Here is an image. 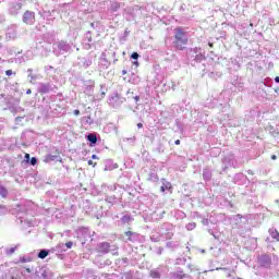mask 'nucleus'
I'll use <instances>...</instances> for the list:
<instances>
[{"mask_svg":"<svg viewBox=\"0 0 279 279\" xmlns=\"http://www.w3.org/2000/svg\"><path fill=\"white\" fill-rule=\"evenodd\" d=\"M49 160H56V157L50 156V157H49Z\"/></svg>","mask_w":279,"mask_h":279,"instance_id":"obj_36","label":"nucleus"},{"mask_svg":"<svg viewBox=\"0 0 279 279\" xmlns=\"http://www.w3.org/2000/svg\"><path fill=\"white\" fill-rule=\"evenodd\" d=\"M69 51H71V45H69V43L61 40L54 44L56 56H64V53H69Z\"/></svg>","mask_w":279,"mask_h":279,"instance_id":"obj_2","label":"nucleus"},{"mask_svg":"<svg viewBox=\"0 0 279 279\" xmlns=\"http://www.w3.org/2000/svg\"><path fill=\"white\" fill-rule=\"evenodd\" d=\"M5 213H8V208H5L3 205H0V216L5 215Z\"/></svg>","mask_w":279,"mask_h":279,"instance_id":"obj_20","label":"nucleus"},{"mask_svg":"<svg viewBox=\"0 0 279 279\" xmlns=\"http://www.w3.org/2000/svg\"><path fill=\"white\" fill-rule=\"evenodd\" d=\"M275 82H277V84H279V76H277V77L275 78Z\"/></svg>","mask_w":279,"mask_h":279,"instance_id":"obj_34","label":"nucleus"},{"mask_svg":"<svg viewBox=\"0 0 279 279\" xmlns=\"http://www.w3.org/2000/svg\"><path fill=\"white\" fill-rule=\"evenodd\" d=\"M98 250L99 252L107 254V252H110V244L108 242L100 243Z\"/></svg>","mask_w":279,"mask_h":279,"instance_id":"obj_6","label":"nucleus"},{"mask_svg":"<svg viewBox=\"0 0 279 279\" xmlns=\"http://www.w3.org/2000/svg\"><path fill=\"white\" fill-rule=\"evenodd\" d=\"M202 60H204V54H197L195 58L196 62H202Z\"/></svg>","mask_w":279,"mask_h":279,"instance_id":"obj_21","label":"nucleus"},{"mask_svg":"<svg viewBox=\"0 0 279 279\" xmlns=\"http://www.w3.org/2000/svg\"><path fill=\"white\" fill-rule=\"evenodd\" d=\"M217 269V271H219V269H223V268H216Z\"/></svg>","mask_w":279,"mask_h":279,"instance_id":"obj_43","label":"nucleus"},{"mask_svg":"<svg viewBox=\"0 0 279 279\" xmlns=\"http://www.w3.org/2000/svg\"><path fill=\"white\" fill-rule=\"evenodd\" d=\"M21 8H23V3L21 2V0H13L12 2H10L9 12L13 16H15V14H19V12H21Z\"/></svg>","mask_w":279,"mask_h":279,"instance_id":"obj_4","label":"nucleus"},{"mask_svg":"<svg viewBox=\"0 0 279 279\" xmlns=\"http://www.w3.org/2000/svg\"><path fill=\"white\" fill-rule=\"evenodd\" d=\"M17 247H19V245H16L14 247L5 248V254H8V255L14 254V252H16Z\"/></svg>","mask_w":279,"mask_h":279,"instance_id":"obj_14","label":"nucleus"},{"mask_svg":"<svg viewBox=\"0 0 279 279\" xmlns=\"http://www.w3.org/2000/svg\"><path fill=\"white\" fill-rule=\"evenodd\" d=\"M171 189V184L169 182L163 183V186L160 187L161 193H165V191H169Z\"/></svg>","mask_w":279,"mask_h":279,"instance_id":"obj_13","label":"nucleus"},{"mask_svg":"<svg viewBox=\"0 0 279 279\" xmlns=\"http://www.w3.org/2000/svg\"><path fill=\"white\" fill-rule=\"evenodd\" d=\"M87 141H89V143H92L93 145H95L97 143V135L95 134H89L87 136Z\"/></svg>","mask_w":279,"mask_h":279,"instance_id":"obj_10","label":"nucleus"},{"mask_svg":"<svg viewBox=\"0 0 279 279\" xmlns=\"http://www.w3.org/2000/svg\"><path fill=\"white\" fill-rule=\"evenodd\" d=\"M203 177H204V180H210V177H211L210 170L205 169V170L203 171Z\"/></svg>","mask_w":279,"mask_h":279,"instance_id":"obj_12","label":"nucleus"},{"mask_svg":"<svg viewBox=\"0 0 279 279\" xmlns=\"http://www.w3.org/2000/svg\"><path fill=\"white\" fill-rule=\"evenodd\" d=\"M16 121H21V118H16Z\"/></svg>","mask_w":279,"mask_h":279,"instance_id":"obj_42","label":"nucleus"},{"mask_svg":"<svg viewBox=\"0 0 279 279\" xmlns=\"http://www.w3.org/2000/svg\"><path fill=\"white\" fill-rule=\"evenodd\" d=\"M25 160L29 161V154L25 155Z\"/></svg>","mask_w":279,"mask_h":279,"instance_id":"obj_29","label":"nucleus"},{"mask_svg":"<svg viewBox=\"0 0 279 279\" xmlns=\"http://www.w3.org/2000/svg\"><path fill=\"white\" fill-rule=\"evenodd\" d=\"M0 197L2 198L8 197V190L3 186H0Z\"/></svg>","mask_w":279,"mask_h":279,"instance_id":"obj_11","label":"nucleus"},{"mask_svg":"<svg viewBox=\"0 0 279 279\" xmlns=\"http://www.w3.org/2000/svg\"><path fill=\"white\" fill-rule=\"evenodd\" d=\"M125 101V98L119 96V94H113L109 98V105L112 106L113 108H119L120 106L123 105Z\"/></svg>","mask_w":279,"mask_h":279,"instance_id":"obj_3","label":"nucleus"},{"mask_svg":"<svg viewBox=\"0 0 279 279\" xmlns=\"http://www.w3.org/2000/svg\"><path fill=\"white\" fill-rule=\"evenodd\" d=\"M26 271H27L28 274H32V269H29V268H27Z\"/></svg>","mask_w":279,"mask_h":279,"instance_id":"obj_39","label":"nucleus"},{"mask_svg":"<svg viewBox=\"0 0 279 279\" xmlns=\"http://www.w3.org/2000/svg\"><path fill=\"white\" fill-rule=\"evenodd\" d=\"M63 8H69V4H63Z\"/></svg>","mask_w":279,"mask_h":279,"instance_id":"obj_40","label":"nucleus"},{"mask_svg":"<svg viewBox=\"0 0 279 279\" xmlns=\"http://www.w3.org/2000/svg\"><path fill=\"white\" fill-rule=\"evenodd\" d=\"M269 233H270V236H271L272 239H276V241H279V233H278V230H276V229H270V230H269Z\"/></svg>","mask_w":279,"mask_h":279,"instance_id":"obj_8","label":"nucleus"},{"mask_svg":"<svg viewBox=\"0 0 279 279\" xmlns=\"http://www.w3.org/2000/svg\"><path fill=\"white\" fill-rule=\"evenodd\" d=\"M196 226L197 225L195 222H190L186 225V230H189V231L195 230Z\"/></svg>","mask_w":279,"mask_h":279,"instance_id":"obj_17","label":"nucleus"},{"mask_svg":"<svg viewBox=\"0 0 279 279\" xmlns=\"http://www.w3.org/2000/svg\"><path fill=\"white\" fill-rule=\"evenodd\" d=\"M23 21L26 23V25H34V23H36V16L34 15V12L26 11L23 15Z\"/></svg>","mask_w":279,"mask_h":279,"instance_id":"obj_5","label":"nucleus"},{"mask_svg":"<svg viewBox=\"0 0 279 279\" xmlns=\"http://www.w3.org/2000/svg\"><path fill=\"white\" fill-rule=\"evenodd\" d=\"M28 77H31L32 80H34V76H32V74H29Z\"/></svg>","mask_w":279,"mask_h":279,"instance_id":"obj_41","label":"nucleus"},{"mask_svg":"<svg viewBox=\"0 0 279 279\" xmlns=\"http://www.w3.org/2000/svg\"><path fill=\"white\" fill-rule=\"evenodd\" d=\"M175 279H189V277L186 275L182 274V272H178L175 275Z\"/></svg>","mask_w":279,"mask_h":279,"instance_id":"obj_18","label":"nucleus"},{"mask_svg":"<svg viewBox=\"0 0 279 279\" xmlns=\"http://www.w3.org/2000/svg\"><path fill=\"white\" fill-rule=\"evenodd\" d=\"M38 162V159H36V157H33L32 159H31V165L34 167V166H36V163Z\"/></svg>","mask_w":279,"mask_h":279,"instance_id":"obj_22","label":"nucleus"},{"mask_svg":"<svg viewBox=\"0 0 279 279\" xmlns=\"http://www.w3.org/2000/svg\"><path fill=\"white\" fill-rule=\"evenodd\" d=\"M49 88H50L49 85L41 83L39 84L38 90L45 94V93H49Z\"/></svg>","mask_w":279,"mask_h":279,"instance_id":"obj_7","label":"nucleus"},{"mask_svg":"<svg viewBox=\"0 0 279 279\" xmlns=\"http://www.w3.org/2000/svg\"><path fill=\"white\" fill-rule=\"evenodd\" d=\"M74 114H75V117H80V110H74Z\"/></svg>","mask_w":279,"mask_h":279,"instance_id":"obj_26","label":"nucleus"},{"mask_svg":"<svg viewBox=\"0 0 279 279\" xmlns=\"http://www.w3.org/2000/svg\"><path fill=\"white\" fill-rule=\"evenodd\" d=\"M128 73V71L123 70L122 71V75H125Z\"/></svg>","mask_w":279,"mask_h":279,"instance_id":"obj_37","label":"nucleus"},{"mask_svg":"<svg viewBox=\"0 0 279 279\" xmlns=\"http://www.w3.org/2000/svg\"><path fill=\"white\" fill-rule=\"evenodd\" d=\"M88 165L95 167L97 163L93 162V160H88Z\"/></svg>","mask_w":279,"mask_h":279,"instance_id":"obj_27","label":"nucleus"},{"mask_svg":"<svg viewBox=\"0 0 279 279\" xmlns=\"http://www.w3.org/2000/svg\"><path fill=\"white\" fill-rule=\"evenodd\" d=\"M14 72H12V70H7L5 71V75H8V76H10V75H12Z\"/></svg>","mask_w":279,"mask_h":279,"instance_id":"obj_25","label":"nucleus"},{"mask_svg":"<svg viewBox=\"0 0 279 279\" xmlns=\"http://www.w3.org/2000/svg\"><path fill=\"white\" fill-rule=\"evenodd\" d=\"M31 262H32V258L29 257H25V256L20 257V263H31Z\"/></svg>","mask_w":279,"mask_h":279,"instance_id":"obj_19","label":"nucleus"},{"mask_svg":"<svg viewBox=\"0 0 279 279\" xmlns=\"http://www.w3.org/2000/svg\"><path fill=\"white\" fill-rule=\"evenodd\" d=\"M119 8H121L119 2H111V10H112V12H117L119 10Z\"/></svg>","mask_w":279,"mask_h":279,"instance_id":"obj_16","label":"nucleus"},{"mask_svg":"<svg viewBox=\"0 0 279 279\" xmlns=\"http://www.w3.org/2000/svg\"><path fill=\"white\" fill-rule=\"evenodd\" d=\"M93 160H97V155L92 156Z\"/></svg>","mask_w":279,"mask_h":279,"instance_id":"obj_33","label":"nucleus"},{"mask_svg":"<svg viewBox=\"0 0 279 279\" xmlns=\"http://www.w3.org/2000/svg\"><path fill=\"white\" fill-rule=\"evenodd\" d=\"M48 256H49V251L47 250H41L38 254V258H41V259H45Z\"/></svg>","mask_w":279,"mask_h":279,"instance_id":"obj_9","label":"nucleus"},{"mask_svg":"<svg viewBox=\"0 0 279 279\" xmlns=\"http://www.w3.org/2000/svg\"><path fill=\"white\" fill-rule=\"evenodd\" d=\"M278 157L276 155L271 156V160H276Z\"/></svg>","mask_w":279,"mask_h":279,"instance_id":"obj_31","label":"nucleus"},{"mask_svg":"<svg viewBox=\"0 0 279 279\" xmlns=\"http://www.w3.org/2000/svg\"><path fill=\"white\" fill-rule=\"evenodd\" d=\"M137 128H143V123H137Z\"/></svg>","mask_w":279,"mask_h":279,"instance_id":"obj_35","label":"nucleus"},{"mask_svg":"<svg viewBox=\"0 0 279 279\" xmlns=\"http://www.w3.org/2000/svg\"><path fill=\"white\" fill-rule=\"evenodd\" d=\"M131 58H132L133 60H138V52H133L132 56H131Z\"/></svg>","mask_w":279,"mask_h":279,"instance_id":"obj_23","label":"nucleus"},{"mask_svg":"<svg viewBox=\"0 0 279 279\" xmlns=\"http://www.w3.org/2000/svg\"><path fill=\"white\" fill-rule=\"evenodd\" d=\"M150 278H160V271L154 269V270H150Z\"/></svg>","mask_w":279,"mask_h":279,"instance_id":"obj_15","label":"nucleus"},{"mask_svg":"<svg viewBox=\"0 0 279 279\" xmlns=\"http://www.w3.org/2000/svg\"><path fill=\"white\" fill-rule=\"evenodd\" d=\"M0 130H3V128H2V126H0Z\"/></svg>","mask_w":279,"mask_h":279,"instance_id":"obj_44","label":"nucleus"},{"mask_svg":"<svg viewBox=\"0 0 279 279\" xmlns=\"http://www.w3.org/2000/svg\"><path fill=\"white\" fill-rule=\"evenodd\" d=\"M125 236H132V232L131 231L125 232Z\"/></svg>","mask_w":279,"mask_h":279,"instance_id":"obj_28","label":"nucleus"},{"mask_svg":"<svg viewBox=\"0 0 279 279\" xmlns=\"http://www.w3.org/2000/svg\"><path fill=\"white\" fill-rule=\"evenodd\" d=\"M138 99H141V97H138V96H135V101H138Z\"/></svg>","mask_w":279,"mask_h":279,"instance_id":"obj_38","label":"nucleus"},{"mask_svg":"<svg viewBox=\"0 0 279 279\" xmlns=\"http://www.w3.org/2000/svg\"><path fill=\"white\" fill-rule=\"evenodd\" d=\"M65 247H66L68 250H71V248L73 247V242H68V243H65Z\"/></svg>","mask_w":279,"mask_h":279,"instance_id":"obj_24","label":"nucleus"},{"mask_svg":"<svg viewBox=\"0 0 279 279\" xmlns=\"http://www.w3.org/2000/svg\"><path fill=\"white\" fill-rule=\"evenodd\" d=\"M3 0H0V3L2 2Z\"/></svg>","mask_w":279,"mask_h":279,"instance_id":"obj_45","label":"nucleus"},{"mask_svg":"<svg viewBox=\"0 0 279 279\" xmlns=\"http://www.w3.org/2000/svg\"><path fill=\"white\" fill-rule=\"evenodd\" d=\"M174 38H175V47L177 49L183 50L184 47H182L183 45H186V43H189V37H186V34L184 33V31H182V28H175L174 29Z\"/></svg>","mask_w":279,"mask_h":279,"instance_id":"obj_1","label":"nucleus"},{"mask_svg":"<svg viewBox=\"0 0 279 279\" xmlns=\"http://www.w3.org/2000/svg\"><path fill=\"white\" fill-rule=\"evenodd\" d=\"M26 95H32V89H27Z\"/></svg>","mask_w":279,"mask_h":279,"instance_id":"obj_30","label":"nucleus"},{"mask_svg":"<svg viewBox=\"0 0 279 279\" xmlns=\"http://www.w3.org/2000/svg\"><path fill=\"white\" fill-rule=\"evenodd\" d=\"M174 145H180V140H177V141L174 142Z\"/></svg>","mask_w":279,"mask_h":279,"instance_id":"obj_32","label":"nucleus"}]
</instances>
